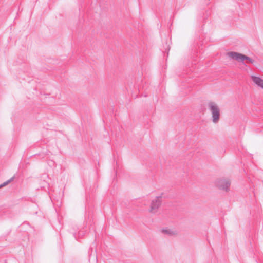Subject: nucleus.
I'll list each match as a JSON object with an SVG mask.
<instances>
[{
    "instance_id": "f257e3e1",
    "label": "nucleus",
    "mask_w": 263,
    "mask_h": 263,
    "mask_svg": "<svg viewBox=\"0 0 263 263\" xmlns=\"http://www.w3.org/2000/svg\"><path fill=\"white\" fill-rule=\"evenodd\" d=\"M208 107L212 114V121L214 123H217L220 119V109L217 104L210 101L208 103Z\"/></svg>"
},
{
    "instance_id": "f03ea898",
    "label": "nucleus",
    "mask_w": 263,
    "mask_h": 263,
    "mask_svg": "<svg viewBox=\"0 0 263 263\" xmlns=\"http://www.w3.org/2000/svg\"><path fill=\"white\" fill-rule=\"evenodd\" d=\"M227 55L231 59L238 61L243 62L245 60H247L251 63H253L254 62V60L250 57L238 52L233 51L229 52L227 53Z\"/></svg>"
},
{
    "instance_id": "7ed1b4c3",
    "label": "nucleus",
    "mask_w": 263,
    "mask_h": 263,
    "mask_svg": "<svg viewBox=\"0 0 263 263\" xmlns=\"http://www.w3.org/2000/svg\"><path fill=\"white\" fill-rule=\"evenodd\" d=\"M215 184L219 189L228 191L229 190L231 183L228 179H218L215 181Z\"/></svg>"
},
{
    "instance_id": "20e7f679",
    "label": "nucleus",
    "mask_w": 263,
    "mask_h": 263,
    "mask_svg": "<svg viewBox=\"0 0 263 263\" xmlns=\"http://www.w3.org/2000/svg\"><path fill=\"white\" fill-rule=\"evenodd\" d=\"M161 198V196H159L156 197L154 199L152 200L149 209L150 212L155 213L157 211L162 203Z\"/></svg>"
},
{
    "instance_id": "39448f33",
    "label": "nucleus",
    "mask_w": 263,
    "mask_h": 263,
    "mask_svg": "<svg viewBox=\"0 0 263 263\" xmlns=\"http://www.w3.org/2000/svg\"><path fill=\"white\" fill-rule=\"evenodd\" d=\"M251 79L254 83H255L257 86L261 87V86L263 84V80L262 79H261L259 77H256L254 76H252Z\"/></svg>"
},
{
    "instance_id": "423d86ee",
    "label": "nucleus",
    "mask_w": 263,
    "mask_h": 263,
    "mask_svg": "<svg viewBox=\"0 0 263 263\" xmlns=\"http://www.w3.org/2000/svg\"><path fill=\"white\" fill-rule=\"evenodd\" d=\"M161 231L162 233L166 234L168 235H173L175 234L173 231L167 229H163L161 230Z\"/></svg>"
},
{
    "instance_id": "0eeeda50",
    "label": "nucleus",
    "mask_w": 263,
    "mask_h": 263,
    "mask_svg": "<svg viewBox=\"0 0 263 263\" xmlns=\"http://www.w3.org/2000/svg\"><path fill=\"white\" fill-rule=\"evenodd\" d=\"M14 176H13L9 180H7V181H6L4 183H3V184H1L0 185V187H2L3 186H5L7 185L9 183L12 182L14 180Z\"/></svg>"
},
{
    "instance_id": "6e6552de",
    "label": "nucleus",
    "mask_w": 263,
    "mask_h": 263,
    "mask_svg": "<svg viewBox=\"0 0 263 263\" xmlns=\"http://www.w3.org/2000/svg\"><path fill=\"white\" fill-rule=\"evenodd\" d=\"M261 88L263 89V84H262V85L261 86Z\"/></svg>"
}]
</instances>
